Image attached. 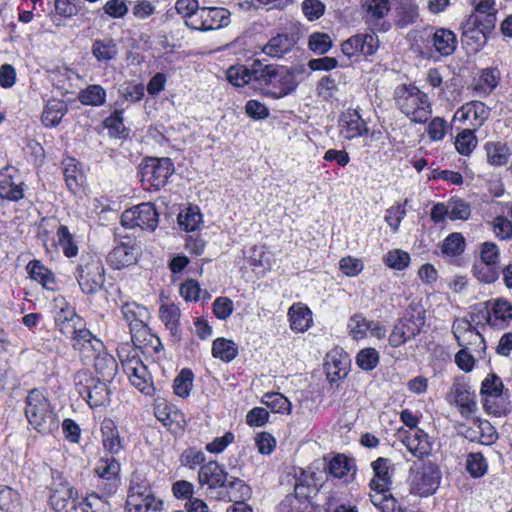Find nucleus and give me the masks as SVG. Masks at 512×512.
Masks as SVG:
<instances>
[{
  "label": "nucleus",
  "mask_w": 512,
  "mask_h": 512,
  "mask_svg": "<svg viewBox=\"0 0 512 512\" xmlns=\"http://www.w3.org/2000/svg\"><path fill=\"white\" fill-rule=\"evenodd\" d=\"M497 17L490 15L480 17L470 14L462 23V42L473 52H478L487 41L488 34L495 28Z\"/></svg>",
  "instance_id": "0eeeda50"
},
{
  "label": "nucleus",
  "mask_w": 512,
  "mask_h": 512,
  "mask_svg": "<svg viewBox=\"0 0 512 512\" xmlns=\"http://www.w3.org/2000/svg\"><path fill=\"white\" fill-rule=\"evenodd\" d=\"M296 41L292 35L283 33L272 37L262 51L273 58H281L291 51Z\"/></svg>",
  "instance_id": "7c9ffc66"
},
{
  "label": "nucleus",
  "mask_w": 512,
  "mask_h": 512,
  "mask_svg": "<svg viewBox=\"0 0 512 512\" xmlns=\"http://www.w3.org/2000/svg\"><path fill=\"white\" fill-rule=\"evenodd\" d=\"M302 73L303 68L298 67L293 70L280 71L276 81L279 82V91L275 93L276 97H284L294 91L298 85L295 73Z\"/></svg>",
  "instance_id": "37998d69"
},
{
  "label": "nucleus",
  "mask_w": 512,
  "mask_h": 512,
  "mask_svg": "<svg viewBox=\"0 0 512 512\" xmlns=\"http://www.w3.org/2000/svg\"><path fill=\"white\" fill-rule=\"evenodd\" d=\"M23 182L16 183L10 175H0V198L19 201L24 197Z\"/></svg>",
  "instance_id": "4c0bfd02"
},
{
  "label": "nucleus",
  "mask_w": 512,
  "mask_h": 512,
  "mask_svg": "<svg viewBox=\"0 0 512 512\" xmlns=\"http://www.w3.org/2000/svg\"><path fill=\"white\" fill-rule=\"evenodd\" d=\"M249 71L252 82H257L262 85H268L277 80L279 69L272 64H264L261 60H254L250 66Z\"/></svg>",
  "instance_id": "473e14b6"
},
{
  "label": "nucleus",
  "mask_w": 512,
  "mask_h": 512,
  "mask_svg": "<svg viewBox=\"0 0 512 512\" xmlns=\"http://www.w3.org/2000/svg\"><path fill=\"white\" fill-rule=\"evenodd\" d=\"M426 322L425 310L417 304H410L403 317L394 325L389 335V344L400 347L420 334Z\"/></svg>",
  "instance_id": "39448f33"
},
{
  "label": "nucleus",
  "mask_w": 512,
  "mask_h": 512,
  "mask_svg": "<svg viewBox=\"0 0 512 512\" xmlns=\"http://www.w3.org/2000/svg\"><path fill=\"white\" fill-rule=\"evenodd\" d=\"M477 146V138L471 129L462 130L455 139L456 150L464 156H468Z\"/></svg>",
  "instance_id": "3c124183"
},
{
  "label": "nucleus",
  "mask_w": 512,
  "mask_h": 512,
  "mask_svg": "<svg viewBox=\"0 0 512 512\" xmlns=\"http://www.w3.org/2000/svg\"><path fill=\"white\" fill-rule=\"evenodd\" d=\"M106 92L100 85H90L79 95L81 103L85 105L100 106L105 102Z\"/></svg>",
  "instance_id": "5fc2aeb1"
},
{
  "label": "nucleus",
  "mask_w": 512,
  "mask_h": 512,
  "mask_svg": "<svg viewBox=\"0 0 512 512\" xmlns=\"http://www.w3.org/2000/svg\"><path fill=\"white\" fill-rule=\"evenodd\" d=\"M76 389L91 408L105 406L110 402L107 382L94 378L88 371L80 370L74 376Z\"/></svg>",
  "instance_id": "6e6552de"
},
{
  "label": "nucleus",
  "mask_w": 512,
  "mask_h": 512,
  "mask_svg": "<svg viewBox=\"0 0 512 512\" xmlns=\"http://www.w3.org/2000/svg\"><path fill=\"white\" fill-rule=\"evenodd\" d=\"M500 377L488 374L481 384V395L486 411L495 416L505 415L509 411L508 396L503 391Z\"/></svg>",
  "instance_id": "1a4fd4ad"
},
{
  "label": "nucleus",
  "mask_w": 512,
  "mask_h": 512,
  "mask_svg": "<svg viewBox=\"0 0 512 512\" xmlns=\"http://www.w3.org/2000/svg\"><path fill=\"white\" fill-rule=\"evenodd\" d=\"M464 248V237L460 233H452L443 241L441 250L448 256H456L461 254Z\"/></svg>",
  "instance_id": "e2e57ef3"
},
{
  "label": "nucleus",
  "mask_w": 512,
  "mask_h": 512,
  "mask_svg": "<svg viewBox=\"0 0 512 512\" xmlns=\"http://www.w3.org/2000/svg\"><path fill=\"white\" fill-rule=\"evenodd\" d=\"M91 53L97 61L107 63L117 58L119 49L116 40L107 36L93 41Z\"/></svg>",
  "instance_id": "2f4dec72"
},
{
  "label": "nucleus",
  "mask_w": 512,
  "mask_h": 512,
  "mask_svg": "<svg viewBox=\"0 0 512 512\" xmlns=\"http://www.w3.org/2000/svg\"><path fill=\"white\" fill-rule=\"evenodd\" d=\"M487 162L492 166H504L508 163L511 148L501 141H488L484 145Z\"/></svg>",
  "instance_id": "f704fd0d"
},
{
  "label": "nucleus",
  "mask_w": 512,
  "mask_h": 512,
  "mask_svg": "<svg viewBox=\"0 0 512 512\" xmlns=\"http://www.w3.org/2000/svg\"><path fill=\"white\" fill-rule=\"evenodd\" d=\"M500 72L496 68H486L482 70L475 91H479L483 95L490 94L498 85Z\"/></svg>",
  "instance_id": "a18cd8bd"
},
{
  "label": "nucleus",
  "mask_w": 512,
  "mask_h": 512,
  "mask_svg": "<svg viewBox=\"0 0 512 512\" xmlns=\"http://www.w3.org/2000/svg\"><path fill=\"white\" fill-rule=\"evenodd\" d=\"M379 48V39L375 33H359L341 44L342 53L348 58L363 55L372 56Z\"/></svg>",
  "instance_id": "4468645a"
},
{
  "label": "nucleus",
  "mask_w": 512,
  "mask_h": 512,
  "mask_svg": "<svg viewBox=\"0 0 512 512\" xmlns=\"http://www.w3.org/2000/svg\"><path fill=\"white\" fill-rule=\"evenodd\" d=\"M25 416L29 424L41 434L57 429L58 422L43 389H32L25 399Z\"/></svg>",
  "instance_id": "f03ea898"
},
{
  "label": "nucleus",
  "mask_w": 512,
  "mask_h": 512,
  "mask_svg": "<svg viewBox=\"0 0 512 512\" xmlns=\"http://www.w3.org/2000/svg\"><path fill=\"white\" fill-rule=\"evenodd\" d=\"M356 363L362 370L371 371L379 363V353L374 348L362 349L357 354Z\"/></svg>",
  "instance_id": "69168bd1"
},
{
  "label": "nucleus",
  "mask_w": 512,
  "mask_h": 512,
  "mask_svg": "<svg viewBox=\"0 0 512 512\" xmlns=\"http://www.w3.org/2000/svg\"><path fill=\"white\" fill-rule=\"evenodd\" d=\"M388 462L389 460L384 457H379L372 462L374 477L369 484L371 490L389 491L392 479Z\"/></svg>",
  "instance_id": "cd10ccee"
},
{
  "label": "nucleus",
  "mask_w": 512,
  "mask_h": 512,
  "mask_svg": "<svg viewBox=\"0 0 512 512\" xmlns=\"http://www.w3.org/2000/svg\"><path fill=\"white\" fill-rule=\"evenodd\" d=\"M262 402L273 412L276 413H291L290 401L280 393H266L262 399Z\"/></svg>",
  "instance_id": "6e6d98bb"
},
{
  "label": "nucleus",
  "mask_w": 512,
  "mask_h": 512,
  "mask_svg": "<svg viewBox=\"0 0 512 512\" xmlns=\"http://www.w3.org/2000/svg\"><path fill=\"white\" fill-rule=\"evenodd\" d=\"M472 273L480 282L491 284L499 278L500 267L480 262L473 265Z\"/></svg>",
  "instance_id": "603ef678"
},
{
  "label": "nucleus",
  "mask_w": 512,
  "mask_h": 512,
  "mask_svg": "<svg viewBox=\"0 0 512 512\" xmlns=\"http://www.w3.org/2000/svg\"><path fill=\"white\" fill-rule=\"evenodd\" d=\"M212 355L224 362H230L238 355V347L232 340L217 338L212 343Z\"/></svg>",
  "instance_id": "ea45409f"
},
{
  "label": "nucleus",
  "mask_w": 512,
  "mask_h": 512,
  "mask_svg": "<svg viewBox=\"0 0 512 512\" xmlns=\"http://www.w3.org/2000/svg\"><path fill=\"white\" fill-rule=\"evenodd\" d=\"M466 114L474 120L472 125L480 127L489 117L490 109L481 101H471L465 104Z\"/></svg>",
  "instance_id": "4d7b16f0"
},
{
  "label": "nucleus",
  "mask_w": 512,
  "mask_h": 512,
  "mask_svg": "<svg viewBox=\"0 0 512 512\" xmlns=\"http://www.w3.org/2000/svg\"><path fill=\"white\" fill-rule=\"evenodd\" d=\"M67 112L66 104L58 99L48 101L42 112L41 120L46 127L57 126Z\"/></svg>",
  "instance_id": "e433bc0d"
},
{
  "label": "nucleus",
  "mask_w": 512,
  "mask_h": 512,
  "mask_svg": "<svg viewBox=\"0 0 512 512\" xmlns=\"http://www.w3.org/2000/svg\"><path fill=\"white\" fill-rule=\"evenodd\" d=\"M125 238L127 241L115 246L107 256V262L113 269H121L137 262L139 247L129 237Z\"/></svg>",
  "instance_id": "6ab92c4d"
},
{
  "label": "nucleus",
  "mask_w": 512,
  "mask_h": 512,
  "mask_svg": "<svg viewBox=\"0 0 512 512\" xmlns=\"http://www.w3.org/2000/svg\"><path fill=\"white\" fill-rule=\"evenodd\" d=\"M354 466L346 456L338 454L333 457L328 464V472L335 478L342 479L346 477Z\"/></svg>",
  "instance_id": "8fccbe9b"
},
{
  "label": "nucleus",
  "mask_w": 512,
  "mask_h": 512,
  "mask_svg": "<svg viewBox=\"0 0 512 512\" xmlns=\"http://www.w3.org/2000/svg\"><path fill=\"white\" fill-rule=\"evenodd\" d=\"M27 272L30 277L39 282L45 289L55 290L56 281L55 276L51 270L45 267L40 261L32 260L26 266Z\"/></svg>",
  "instance_id": "c9c22d12"
},
{
  "label": "nucleus",
  "mask_w": 512,
  "mask_h": 512,
  "mask_svg": "<svg viewBox=\"0 0 512 512\" xmlns=\"http://www.w3.org/2000/svg\"><path fill=\"white\" fill-rule=\"evenodd\" d=\"M103 124L104 127L109 130L111 136L125 137L128 134L127 129L123 123L121 111H114L104 120Z\"/></svg>",
  "instance_id": "0e129e2a"
},
{
  "label": "nucleus",
  "mask_w": 512,
  "mask_h": 512,
  "mask_svg": "<svg viewBox=\"0 0 512 512\" xmlns=\"http://www.w3.org/2000/svg\"><path fill=\"white\" fill-rule=\"evenodd\" d=\"M64 177L69 190L75 193L80 188L83 180V175L77 169L75 159L69 158L64 161Z\"/></svg>",
  "instance_id": "09e8293b"
},
{
  "label": "nucleus",
  "mask_w": 512,
  "mask_h": 512,
  "mask_svg": "<svg viewBox=\"0 0 512 512\" xmlns=\"http://www.w3.org/2000/svg\"><path fill=\"white\" fill-rule=\"evenodd\" d=\"M173 172L174 166L169 158H150L143 168L144 177L156 190L166 185Z\"/></svg>",
  "instance_id": "2eb2a0df"
},
{
  "label": "nucleus",
  "mask_w": 512,
  "mask_h": 512,
  "mask_svg": "<svg viewBox=\"0 0 512 512\" xmlns=\"http://www.w3.org/2000/svg\"><path fill=\"white\" fill-rule=\"evenodd\" d=\"M86 353L92 356L87 357L84 353L81 354L84 358L94 359V368L97 374L100 375L104 381H111L116 375L118 368L115 358L103 351V346L96 351L88 348Z\"/></svg>",
  "instance_id": "5701e85b"
},
{
  "label": "nucleus",
  "mask_w": 512,
  "mask_h": 512,
  "mask_svg": "<svg viewBox=\"0 0 512 512\" xmlns=\"http://www.w3.org/2000/svg\"><path fill=\"white\" fill-rule=\"evenodd\" d=\"M100 429L104 449L111 454H118L124 448V439L120 437L116 423L111 418H104Z\"/></svg>",
  "instance_id": "a878e982"
},
{
  "label": "nucleus",
  "mask_w": 512,
  "mask_h": 512,
  "mask_svg": "<svg viewBox=\"0 0 512 512\" xmlns=\"http://www.w3.org/2000/svg\"><path fill=\"white\" fill-rule=\"evenodd\" d=\"M178 224L185 231H195L202 223V214L197 206H188L177 217Z\"/></svg>",
  "instance_id": "79ce46f5"
},
{
  "label": "nucleus",
  "mask_w": 512,
  "mask_h": 512,
  "mask_svg": "<svg viewBox=\"0 0 512 512\" xmlns=\"http://www.w3.org/2000/svg\"><path fill=\"white\" fill-rule=\"evenodd\" d=\"M409 472L411 474L412 491L419 496L433 494L440 482V471L436 464L425 462L421 465L414 462Z\"/></svg>",
  "instance_id": "9b49d317"
},
{
  "label": "nucleus",
  "mask_w": 512,
  "mask_h": 512,
  "mask_svg": "<svg viewBox=\"0 0 512 512\" xmlns=\"http://www.w3.org/2000/svg\"><path fill=\"white\" fill-rule=\"evenodd\" d=\"M159 222V213L154 204L147 202L125 210L121 216V224L125 228L139 227L142 230L154 231Z\"/></svg>",
  "instance_id": "f8f14e48"
},
{
  "label": "nucleus",
  "mask_w": 512,
  "mask_h": 512,
  "mask_svg": "<svg viewBox=\"0 0 512 512\" xmlns=\"http://www.w3.org/2000/svg\"><path fill=\"white\" fill-rule=\"evenodd\" d=\"M75 278L83 293L92 295L99 292L105 283V269L101 259L91 253L81 255Z\"/></svg>",
  "instance_id": "423d86ee"
},
{
  "label": "nucleus",
  "mask_w": 512,
  "mask_h": 512,
  "mask_svg": "<svg viewBox=\"0 0 512 512\" xmlns=\"http://www.w3.org/2000/svg\"><path fill=\"white\" fill-rule=\"evenodd\" d=\"M193 386V373L190 369L184 368L174 380L173 388L176 395L187 397Z\"/></svg>",
  "instance_id": "13d9d810"
},
{
  "label": "nucleus",
  "mask_w": 512,
  "mask_h": 512,
  "mask_svg": "<svg viewBox=\"0 0 512 512\" xmlns=\"http://www.w3.org/2000/svg\"><path fill=\"white\" fill-rule=\"evenodd\" d=\"M53 483L51 487L50 503L56 512H67V506L77 494L74 488L69 485L67 480L59 471L52 472Z\"/></svg>",
  "instance_id": "dca6fc26"
},
{
  "label": "nucleus",
  "mask_w": 512,
  "mask_h": 512,
  "mask_svg": "<svg viewBox=\"0 0 512 512\" xmlns=\"http://www.w3.org/2000/svg\"><path fill=\"white\" fill-rule=\"evenodd\" d=\"M227 80L236 87H243L251 83L249 67L244 65L231 66L227 70Z\"/></svg>",
  "instance_id": "052dcab7"
},
{
  "label": "nucleus",
  "mask_w": 512,
  "mask_h": 512,
  "mask_svg": "<svg viewBox=\"0 0 512 512\" xmlns=\"http://www.w3.org/2000/svg\"><path fill=\"white\" fill-rule=\"evenodd\" d=\"M407 450L418 459L427 457L432 452V442L429 435L421 429L407 431L402 438Z\"/></svg>",
  "instance_id": "aec40b11"
},
{
  "label": "nucleus",
  "mask_w": 512,
  "mask_h": 512,
  "mask_svg": "<svg viewBox=\"0 0 512 512\" xmlns=\"http://www.w3.org/2000/svg\"><path fill=\"white\" fill-rule=\"evenodd\" d=\"M163 506V501L155 496H128L126 500V512H147L148 510L159 511Z\"/></svg>",
  "instance_id": "58836bf2"
},
{
  "label": "nucleus",
  "mask_w": 512,
  "mask_h": 512,
  "mask_svg": "<svg viewBox=\"0 0 512 512\" xmlns=\"http://www.w3.org/2000/svg\"><path fill=\"white\" fill-rule=\"evenodd\" d=\"M370 320L363 314H353L347 323L348 334L355 340L366 338L369 330Z\"/></svg>",
  "instance_id": "c03bdc74"
},
{
  "label": "nucleus",
  "mask_w": 512,
  "mask_h": 512,
  "mask_svg": "<svg viewBox=\"0 0 512 512\" xmlns=\"http://www.w3.org/2000/svg\"><path fill=\"white\" fill-rule=\"evenodd\" d=\"M395 100L401 112L414 123H425L432 113L428 96L416 86L397 87Z\"/></svg>",
  "instance_id": "7ed1b4c3"
},
{
  "label": "nucleus",
  "mask_w": 512,
  "mask_h": 512,
  "mask_svg": "<svg viewBox=\"0 0 512 512\" xmlns=\"http://www.w3.org/2000/svg\"><path fill=\"white\" fill-rule=\"evenodd\" d=\"M160 319L165 326L170 330L174 337L179 336V320L181 312L178 306L175 304H163L159 310Z\"/></svg>",
  "instance_id": "a19ab883"
},
{
  "label": "nucleus",
  "mask_w": 512,
  "mask_h": 512,
  "mask_svg": "<svg viewBox=\"0 0 512 512\" xmlns=\"http://www.w3.org/2000/svg\"><path fill=\"white\" fill-rule=\"evenodd\" d=\"M58 243L63 251V254L72 258L78 254V246L74 242L73 235L65 225H60L57 230Z\"/></svg>",
  "instance_id": "864d4df0"
},
{
  "label": "nucleus",
  "mask_w": 512,
  "mask_h": 512,
  "mask_svg": "<svg viewBox=\"0 0 512 512\" xmlns=\"http://www.w3.org/2000/svg\"><path fill=\"white\" fill-rule=\"evenodd\" d=\"M251 494V488L243 480L232 477L231 480H227L226 487L219 490L217 495L211 496V498L225 502H237V500H248Z\"/></svg>",
  "instance_id": "b1692460"
},
{
  "label": "nucleus",
  "mask_w": 512,
  "mask_h": 512,
  "mask_svg": "<svg viewBox=\"0 0 512 512\" xmlns=\"http://www.w3.org/2000/svg\"><path fill=\"white\" fill-rule=\"evenodd\" d=\"M450 404H456L463 417H469L477 409L475 396L470 387L463 380L457 379L451 386L447 395Z\"/></svg>",
  "instance_id": "f3484780"
},
{
  "label": "nucleus",
  "mask_w": 512,
  "mask_h": 512,
  "mask_svg": "<svg viewBox=\"0 0 512 512\" xmlns=\"http://www.w3.org/2000/svg\"><path fill=\"white\" fill-rule=\"evenodd\" d=\"M21 501L17 491L10 487L0 489V512H20Z\"/></svg>",
  "instance_id": "49530a36"
},
{
  "label": "nucleus",
  "mask_w": 512,
  "mask_h": 512,
  "mask_svg": "<svg viewBox=\"0 0 512 512\" xmlns=\"http://www.w3.org/2000/svg\"><path fill=\"white\" fill-rule=\"evenodd\" d=\"M55 324L63 335L72 340L73 348L80 353H84L87 357L92 356L86 353L88 348L96 351L102 347V342L83 327L82 318L64 300L63 306L60 307L55 316Z\"/></svg>",
  "instance_id": "f257e3e1"
},
{
  "label": "nucleus",
  "mask_w": 512,
  "mask_h": 512,
  "mask_svg": "<svg viewBox=\"0 0 512 512\" xmlns=\"http://www.w3.org/2000/svg\"><path fill=\"white\" fill-rule=\"evenodd\" d=\"M481 311L482 317L493 328L505 329L512 320V304L505 298L488 300Z\"/></svg>",
  "instance_id": "ddd939ff"
},
{
  "label": "nucleus",
  "mask_w": 512,
  "mask_h": 512,
  "mask_svg": "<svg viewBox=\"0 0 512 512\" xmlns=\"http://www.w3.org/2000/svg\"><path fill=\"white\" fill-rule=\"evenodd\" d=\"M466 470L473 478H481L488 471V463L482 453L472 452L466 457Z\"/></svg>",
  "instance_id": "de8ad7c7"
},
{
  "label": "nucleus",
  "mask_w": 512,
  "mask_h": 512,
  "mask_svg": "<svg viewBox=\"0 0 512 512\" xmlns=\"http://www.w3.org/2000/svg\"><path fill=\"white\" fill-rule=\"evenodd\" d=\"M202 19L205 31L226 27L230 23V12L223 7H203Z\"/></svg>",
  "instance_id": "72a5a7b5"
},
{
  "label": "nucleus",
  "mask_w": 512,
  "mask_h": 512,
  "mask_svg": "<svg viewBox=\"0 0 512 512\" xmlns=\"http://www.w3.org/2000/svg\"><path fill=\"white\" fill-rule=\"evenodd\" d=\"M79 507L83 512H109L107 502H105L97 494H91L84 498Z\"/></svg>",
  "instance_id": "774afa93"
},
{
  "label": "nucleus",
  "mask_w": 512,
  "mask_h": 512,
  "mask_svg": "<svg viewBox=\"0 0 512 512\" xmlns=\"http://www.w3.org/2000/svg\"><path fill=\"white\" fill-rule=\"evenodd\" d=\"M123 318L129 325L131 340L136 348H143L145 342L156 344L153 346L155 352L163 349V346L158 337L152 335L147 326V319L149 318L148 310L137 303H125L121 307Z\"/></svg>",
  "instance_id": "20e7f679"
},
{
  "label": "nucleus",
  "mask_w": 512,
  "mask_h": 512,
  "mask_svg": "<svg viewBox=\"0 0 512 512\" xmlns=\"http://www.w3.org/2000/svg\"><path fill=\"white\" fill-rule=\"evenodd\" d=\"M132 352V355L130 353L124 355V349L118 351L124 372L134 387L146 395H151L154 391L152 377L147 367L137 356L136 350L133 349Z\"/></svg>",
  "instance_id": "9d476101"
},
{
  "label": "nucleus",
  "mask_w": 512,
  "mask_h": 512,
  "mask_svg": "<svg viewBox=\"0 0 512 512\" xmlns=\"http://www.w3.org/2000/svg\"><path fill=\"white\" fill-rule=\"evenodd\" d=\"M384 263L391 269L402 271L410 263V255L401 249L389 251L384 257Z\"/></svg>",
  "instance_id": "bf43d9fd"
},
{
  "label": "nucleus",
  "mask_w": 512,
  "mask_h": 512,
  "mask_svg": "<svg viewBox=\"0 0 512 512\" xmlns=\"http://www.w3.org/2000/svg\"><path fill=\"white\" fill-rule=\"evenodd\" d=\"M462 434L472 442L489 445L497 439L495 428L487 420L473 419L471 425L462 426Z\"/></svg>",
  "instance_id": "412c9836"
},
{
  "label": "nucleus",
  "mask_w": 512,
  "mask_h": 512,
  "mask_svg": "<svg viewBox=\"0 0 512 512\" xmlns=\"http://www.w3.org/2000/svg\"><path fill=\"white\" fill-rule=\"evenodd\" d=\"M331 37L326 33L314 32L309 36L308 46L316 54H325L332 48Z\"/></svg>",
  "instance_id": "680f3d73"
},
{
  "label": "nucleus",
  "mask_w": 512,
  "mask_h": 512,
  "mask_svg": "<svg viewBox=\"0 0 512 512\" xmlns=\"http://www.w3.org/2000/svg\"><path fill=\"white\" fill-rule=\"evenodd\" d=\"M94 472L100 479L108 482V490L110 492L116 489L120 464L114 457H103L99 459L94 468Z\"/></svg>",
  "instance_id": "bb28decb"
},
{
  "label": "nucleus",
  "mask_w": 512,
  "mask_h": 512,
  "mask_svg": "<svg viewBox=\"0 0 512 512\" xmlns=\"http://www.w3.org/2000/svg\"><path fill=\"white\" fill-rule=\"evenodd\" d=\"M340 134L347 140L363 136L368 133V128L357 110H347L339 120Z\"/></svg>",
  "instance_id": "4be33fe9"
},
{
  "label": "nucleus",
  "mask_w": 512,
  "mask_h": 512,
  "mask_svg": "<svg viewBox=\"0 0 512 512\" xmlns=\"http://www.w3.org/2000/svg\"><path fill=\"white\" fill-rule=\"evenodd\" d=\"M316 91L324 100L332 99L338 91L336 80L331 75L323 76L317 83Z\"/></svg>",
  "instance_id": "338daca9"
},
{
  "label": "nucleus",
  "mask_w": 512,
  "mask_h": 512,
  "mask_svg": "<svg viewBox=\"0 0 512 512\" xmlns=\"http://www.w3.org/2000/svg\"><path fill=\"white\" fill-rule=\"evenodd\" d=\"M363 8L368 24L383 27L384 22L380 21L390 12L391 3L389 0H363Z\"/></svg>",
  "instance_id": "c756f323"
},
{
  "label": "nucleus",
  "mask_w": 512,
  "mask_h": 512,
  "mask_svg": "<svg viewBox=\"0 0 512 512\" xmlns=\"http://www.w3.org/2000/svg\"><path fill=\"white\" fill-rule=\"evenodd\" d=\"M290 328L296 333H304L313 324L312 311L301 302L294 303L287 313Z\"/></svg>",
  "instance_id": "393cba45"
},
{
  "label": "nucleus",
  "mask_w": 512,
  "mask_h": 512,
  "mask_svg": "<svg viewBox=\"0 0 512 512\" xmlns=\"http://www.w3.org/2000/svg\"><path fill=\"white\" fill-rule=\"evenodd\" d=\"M199 483L207 485L209 490V497L217 495L219 490L226 487L227 472L216 461H210L201 466L198 473Z\"/></svg>",
  "instance_id": "a211bd4d"
},
{
  "label": "nucleus",
  "mask_w": 512,
  "mask_h": 512,
  "mask_svg": "<svg viewBox=\"0 0 512 512\" xmlns=\"http://www.w3.org/2000/svg\"><path fill=\"white\" fill-rule=\"evenodd\" d=\"M456 34L446 28H438L432 34V44L435 50L442 56L452 55L457 48Z\"/></svg>",
  "instance_id": "c85d7f7f"
}]
</instances>
